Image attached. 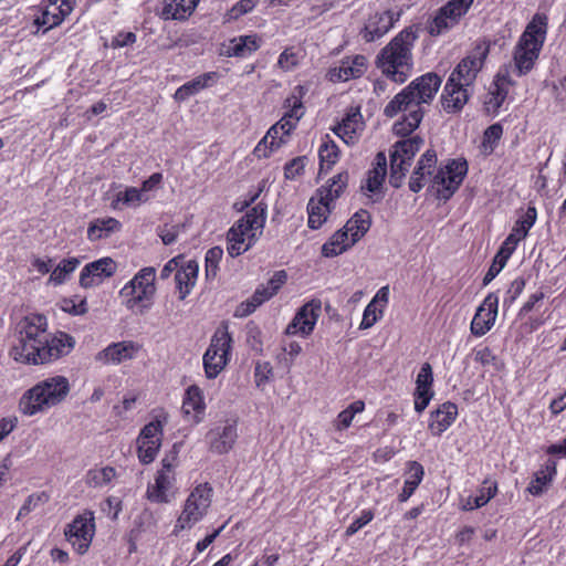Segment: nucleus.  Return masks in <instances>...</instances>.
Instances as JSON below:
<instances>
[{
  "mask_svg": "<svg viewBox=\"0 0 566 566\" xmlns=\"http://www.w3.org/2000/svg\"><path fill=\"white\" fill-rule=\"evenodd\" d=\"M46 329L48 321L43 315L30 314L21 318L13 329L10 357L22 364L43 365L70 354L75 339L63 332L50 336Z\"/></svg>",
  "mask_w": 566,
  "mask_h": 566,
  "instance_id": "nucleus-1",
  "label": "nucleus"
},
{
  "mask_svg": "<svg viewBox=\"0 0 566 566\" xmlns=\"http://www.w3.org/2000/svg\"><path fill=\"white\" fill-rule=\"evenodd\" d=\"M497 492V483L492 479H485L479 490V494L473 497V506H484Z\"/></svg>",
  "mask_w": 566,
  "mask_h": 566,
  "instance_id": "nucleus-54",
  "label": "nucleus"
},
{
  "mask_svg": "<svg viewBox=\"0 0 566 566\" xmlns=\"http://www.w3.org/2000/svg\"><path fill=\"white\" fill-rule=\"evenodd\" d=\"M35 23L45 27V30H50L54 27L60 25L62 22L61 18L57 17V13H52L49 2L44 11L42 12L41 17L35 19Z\"/></svg>",
  "mask_w": 566,
  "mask_h": 566,
  "instance_id": "nucleus-62",
  "label": "nucleus"
},
{
  "mask_svg": "<svg viewBox=\"0 0 566 566\" xmlns=\"http://www.w3.org/2000/svg\"><path fill=\"white\" fill-rule=\"evenodd\" d=\"M512 84L509 70L500 69L484 98V107L488 113H497L499 108L505 101Z\"/></svg>",
  "mask_w": 566,
  "mask_h": 566,
  "instance_id": "nucleus-19",
  "label": "nucleus"
},
{
  "mask_svg": "<svg viewBox=\"0 0 566 566\" xmlns=\"http://www.w3.org/2000/svg\"><path fill=\"white\" fill-rule=\"evenodd\" d=\"M365 409V403L361 400H356L350 403L346 409L340 411L335 421V428L338 431L347 429L355 417L356 413L363 412Z\"/></svg>",
  "mask_w": 566,
  "mask_h": 566,
  "instance_id": "nucleus-47",
  "label": "nucleus"
},
{
  "mask_svg": "<svg viewBox=\"0 0 566 566\" xmlns=\"http://www.w3.org/2000/svg\"><path fill=\"white\" fill-rule=\"evenodd\" d=\"M333 207L321 198H312L307 205L308 227L316 230L327 220Z\"/></svg>",
  "mask_w": 566,
  "mask_h": 566,
  "instance_id": "nucleus-37",
  "label": "nucleus"
},
{
  "mask_svg": "<svg viewBox=\"0 0 566 566\" xmlns=\"http://www.w3.org/2000/svg\"><path fill=\"white\" fill-rule=\"evenodd\" d=\"M272 296H274V293L266 285L259 286L253 295L245 303L241 304V315H250L256 310V307L270 300Z\"/></svg>",
  "mask_w": 566,
  "mask_h": 566,
  "instance_id": "nucleus-46",
  "label": "nucleus"
},
{
  "mask_svg": "<svg viewBox=\"0 0 566 566\" xmlns=\"http://www.w3.org/2000/svg\"><path fill=\"white\" fill-rule=\"evenodd\" d=\"M490 52L486 41H481L459 62L451 72L441 95V104L447 113H457L468 103L471 87L484 66Z\"/></svg>",
  "mask_w": 566,
  "mask_h": 566,
  "instance_id": "nucleus-2",
  "label": "nucleus"
},
{
  "mask_svg": "<svg viewBox=\"0 0 566 566\" xmlns=\"http://www.w3.org/2000/svg\"><path fill=\"white\" fill-rule=\"evenodd\" d=\"M223 256V250L220 247H212L206 253V276L208 280L216 279L219 270V263Z\"/></svg>",
  "mask_w": 566,
  "mask_h": 566,
  "instance_id": "nucleus-51",
  "label": "nucleus"
},
{
  "mask_svg": "<svg viewBox=\"0 0 566 566\" xmlns=\"http://www.w3.org/2000/svg\"><path fill=\"white\" fill-rule=\"evenodd\" d=\"M213 490L209 483H201L193 488L185 501L182 511L178 516L174 533L178 534L184 530L192 528L207 515L211 502Z\"/></svg>",
  "mask_w": 566,
  "mask_h": 566,
  "instance_id": "nucleus-7",
  "label": "nucleus"
},
{
  "mask_svg": "<svg viewBox=\"0 0 566 566\" xmlns=\"http://www.w3.org/2000/svg\"><path fill=\"white\" fill-rule=\"evenodd\" d=\"M433 375L429 363L422 364L416 379V390H432Z\"/></svg>",
  "mask_w": 566,
  "mask_h": 566,
  "instance_id": "nucleus-58",
  "label": "nucleus"
},
{
  "mask_svg": "<svg viewBox=\"0 0 566 566\" xmlns=\"http://www.w3.org/2000/svg\"><path fill=\"white\" fill-rule=\"evenodd\" d=\"M181 408L186 415H193L196 419L203 413L206 406L199 387L191 386L187 389Z\"/></svg>",
  "mask_w": 566,
  "mask_h": 566,
  "instance_id": "nucleus-40",
  "label": "nucleus"
},
{
  "mask_svg": "<svg viewBox=\"0 0 566 566\" xmlns=\"http://www.w3.org/2000/svg\"><path fill=\"white\" fill-rule=\"evenodd\" d=\"M437 165V154L428 149L419 158L417 166L409 180V189L412 192H419L427 182V177L431 176Z\"/></svg>",
  "mask_w": 566,
  "mask_h": 566,
  "instance_id": "nucleus-24",
  "label": "nucleus"
},
{
  "mask_svg": "<svg viewBox=\"0 0 566 566\" xmlns=\"http://www.w3.org/2000/svg\"><path fill=\"white\" fill-rule=\"evenodd\" d=\"M80 260L76 258H70L62 260L57 266L52 271L49 282L54 285H61L65 282L69 274L75 271L78 266Z\"/></svg>",
  "mask_w": 566,
  "mask_h": 566,
  "instance_id": "nucleus-45",
  "label": "nucleus"
},
{
  "mask_svg": "<svg viewBox=\"0 0 566 566\" xmlns=\"http://www.w3.org/2000/svg\"><path fill=\"white\" fill-rule=\"evenodd\" d=\"M399 19L400 13L392 10L375 12L368 18L360 35L366 42H374L388 33Z\"/></svg>",
  "mask_w": 566,
  "mask_h": 566,
  "instance_id": "nucleus-18",
  "label": "nucleus"
},
{
  "mask_svg": "<svg viewBox=\"0 0 566 566\" xmlns=\"http://www.w3.org/2000/svg\"><path fill=\"white\" fill-rule=\"evenodd\" d=\"M318 157L321 170L325 167L329 169L337 163L339 158V149L329 135H325L323 137L322 144L318 148Z\"/></svg>",
  "mask_w": 566,
  "mask_h": 566,
  "instance_id": "nucleus-41",
  "label": "nucleus"
},
{
  "mask_svg": "<svg viewBox=\"0 0 566 566\" xmlns=\"http://www.w3.org/2000/svg\"><path fill=\"white\" fill-rule=\"evenodd\" d=\"M363 129L364 120L360 108L350 107L342 122L333 128V132L347 145H353Z\"/></svg>",
  "mask_w": 566,
  "mask_h": 566,
  "instance_id": "nucleus-21",
  "label": "nucleus"
},
{
  "mask_svg": "<svg viewBox=\"0 0 566 566\" xmlns=\"http://www.w3.org/2000/svg\"><path fill=\"white\" fill-rule=\"evenodd\" d=\"M503 134V127L496 123L489 126L483 135V148L486 153H492L495 148L496 143L500 140Z\"/></svg>",
  "mask_w": 566,
  "mask_h": 566,
  "instance_id": "nucleus-55",
  "label": "nucleus"
},
{
  "mask_svg": "<svg viewBox=\"0 0 566 566\" xmlns=\"http://www.w3.org/2000/svg\"><path fill=\"white\" fill-rule=\"evenodd\" d=\"M441 77L433 73H426L413 80L407 87L411 91L412 95L418 99L417 104H429L436 96L441 86Z\"/></svg>",
  "mask_w": 566,
  "mask_h": 566,
  "instance_id": "nucleus-22",
  "label": "nucleus"
},
{
  "mask_svg": "<svg viewBox=\"0 0 566 566\" xmlns=\"http://www.w3.org/2000/svg\"><path fill=\"white\" fill-rule=\"evenodd\" d=\"M411 164L390 155V177L389 182L392 187L399 188L409 171Z\"/></svg>",
  "mask_w": 566,
  "mask_h": 566,
  "instance_id": "nucleus-49",
  "label": "nucleus"
},
{
  "mask_svg": "<svg viewBox=\"0 0 566 566\" xmlns=\"http://www.w3.org/2000/svg\"><path fill=\"white\" fill-rule=\"evenodd\" d=\"M389 301V287L382 286L378 290L373 300L364 310L363 319L359 328L367 329L374 326L377 321L382 316L384 310Z\"/></svg>",
  "mask_w": 566,
  "mask_h": 566,
  "instance_id": "nucleus-25",
  "label": "nucleus"
},
{
  "mask_svg": "<svg viewBox=\"0 0 566 566\" xmlns=\"http://www.w3.org/2000/svg\"><path fill=\"white\" fill-rule=\"evenodd\" d=\"M117 265L112 258H102L87 263L81 271L78 283L83 289H91L113 276Z\"/></svg>",
  "mask_w": 566,
  "mask_h": 566,
  "instance_id": "nucleus-16",
  "label": "nucleus"
},
{
  "mask_svg": "<svg viewBox=\"0 0 566 566\" xmlns=\"http://www.w3.org/2000/svg\"><path fill=\"white\" fill-rule=\"evenodd\" d=\"M367 70V60L364 55L344 57L340 64L329 71L331 81L346 82L360 77Z\"/></svg>",
  "mask_w": 566,
  "mask_h": 566,
  "instance_id": "nucleus-23",
  "label": "nucleus"
},
{
  "mask_svg": "<svg viewBox=\"0 0 566 566\" xmlns=\"http://www.w3.org/2000/svg\"><path fill=\"white\" fill-rule=\"evenodd\" d=\"M71 390L66 377L55 375L38 381L28 389L19 401V409L24 416L45 412L65 400Z\"/></svg>",
  "mask_w": 566,
  "mask_h": 566,
  "instance_id": "nucleus-4",
  "label": "nucleus"
},
{
  "mask_svg": "<svg viewBox=\"0 0 566 566\" xmlns=\"http://www.w3.org/2000/svg\"><path fill=\"white\" fill-rule=\"evenodd\" d=\"M64 535L78 554H85L95 535L94 512L85 510L82 514L76 515L73 521L66 525Z\"/></svg>",
  "mask_w": 566,
  "mask_h": 566,
  "instance_id": "nucleus-11",
  "label": "nucleus"
},
{
  "mask_svg": "<svg viewBox=\"0 0 566 566\" xmlns=\"http://www.w3.org/2000/svg\"><path fill=\"white\" fill-rule=\"evenodd\" d=\"M537 218L535 207H528L524 216L516 221L512 232L516 233L520 239H524L530 229L534 226Z\"/></svg>",
  "mask_w": 566,
  "mask_h": 566,
  "instance_id": "nucleus-53",
  "label": "nucleus"
},
{
  "mask_svg": "<svg viewBox=\"0 0 566 566\" xmlns=\"http://www.w3.org/2000/svg\"><path fill=\"white\" fill-rule=\"evenodd\" d=\"M156 270L153 266H146L139 270L134 277L128 281L119 291L123 304L128 310L149 302L156 291L155 287Z\"/></svg>",
  "mask_w": 566,
  "mask_h": 566,
  "instance_id": "nucleus-9",
  "label": "nucleus"
},
{
  "mask_svg": "<svg viewBox=\"0 0 566 566\" xmlns=\"http://www.w3.org/2000/svg\"><path fill=\"white\" fill-rule=\"evenodd\" d=\"M175 483V473L157 471L155 482L147 486V499L154 503H169L176 494Z\"/></svg>",
  "mask_w": 566,
  "mask_h": 566,
  "instance_id": "nucleus-20",
  "label": "nucleus"
},
{
  "mask_svg": "<svg viewBox=\"0 0 566 566\" xmlns=\"http://www.w3.org/2000/svg\"><path fill=\"white\" fill-rule=\"evenodd\" d=\"M555 474L556 462L552 459H548L543 465V468L535 472L534 478L532 479L527 486V492L535 496L541 495L546 490V488L552 483Z\"/></svg>",
  "mask_w": 566,
  "mask_h": 566,
  "instance_id": "nucleus-33",
  "label": "nucleus"
},
{
  "mask_svg": "<svg viewBox=\"0 0 566 566\" xmlns=\"http://www.w3.org/2000/svg\"><path fill=\"white\" fill-rule=\"evenodd\" d=\"M238 439L235 420H224L207 433L209 451L214 454H226L232 450Z\"/></svg>",
  "mask_w": 566,
  "mask_h": 566,
  "instance_id": "nucleus-14",
  "label": "nucleus"
},
{
  "mask_svg": "<svg viewBox=\"0 0 566 566\" xmlns=\"http://www.w3.org/2000/svg\"><path fill=\"white\" fill-rule=\"evenodd\" d=\"M458 407L455 403L447 401L431 412L429 429L433 436H441L457 419Z\"/></svg>",
  "mask_w": 566,
  "mask_h": 566,
  "instance_id": "nucleus-26",
  "label": "nucleus"
},
{
  "mask_svg": "<svg viewBox=\"0 0 566 566\" xmlns=\"http://www.w3.org/2000/svg\"><path fill=\"white\" fill-rule=\"evenodd\" d=\"M200 0H164L161 14L165 19L185 20L196 9Z\"/></svg>",
  "mask_w": 566,
  "mask_h": 566,
  "instance_id": "nucleus-34",
  "label": "nucleus"
},
{
  "mask_svg": "<svg viewBox=\"0 0 566 566\" xmlns=\"http://www.w3.org/2000/svg\"><path fill=\"white\" fill-rule=\"evenodd\" d=\"M116 200L127 207H137L142 202H146L148 197L140 189L127 187L124 191H119L116 195Z\"/></svg>",
  "mask_w": 566,
  "mask_h": 566,
  "instance_id": "nucleus-52",
  "label": "nucleus"
},
{
  "mask_svg": "<svg viewBox=\"0 0 566 566\" xmlns=\"http://www.w3.org/2000/svg\"><path fill=\"white\" fill-rule=\"evenodd\" d=\"M406 474L407 476L403 483V489L398 495V500L400 502H406L421 483L424 475L423 467L417 461L409 462Z\"/></svg>",
  "mask_w": 566,
  "mask_h": 566,
  "instance_id": "nucleus-38",
  "label": "nucleus"
},
{
  "mask_svg": "<svg viewBox=\"0 0 566 566\" xmlns=\"http://www.w3.org/2000/svg\"><path fill=\"white\" fill-rule=\"evenodd\" d=\"M285 107L289 108L287 112L284 113L285 116L293 119V122L297 123L304 115V106L300 96L292 95L285 99Z\"/></svg>",
  "mask_w": 566,
  "mask_h": 566,
  "instance_id": "nucleus-56",
  "label": "nucleus"
},
{
  "mask_svg": "<svg viewBox=\"0 0 566 566\" xmlns=\"http://www.w3.org/2000/svg\"><path fill=\"white\" fill-rule=\"evenodd\" d=\"M259 49V39L255 35H243L231 41L228 49L230 56H245Z\"/></svg>",
  "mask_w": 566,
  "mask_h": 566,
  "instance_id": "nucleus-43",
  "label": "nucleus"
},
{
  "mask_svg": "<svg viewBox=\"0 0 566 566\" xmlns=\"http://www.w3.org/2000/svg\"><path fill=\"white\" fill-rule=\"evenodd\" d=\"M547 20L545 14L536 13L521 35L513 56L514 72L518 76L528 73L538 59L546 39Z\"/></svg>",
  "mask_w": 566,
  "mask_h": 566,
  "instance_id": "nucleus-5",
  "label": "nucleus"
},
{
  "mask_svg": "<svg viewBox=\"0 0 566 566\" xmlns=\"http://www.w3.org/2000/svg\"><path fill=\"white\" fill-rule=\"evenodd\" d=\"M307 158L306 156L296 157L284 166V176L286 179H295L304 172Z\"/></svg>",
  "mask_w": 566,
  "mask_h": 566,
  "instance_id": "nucleus-57",
  "label": "nucleus"
},
{
  "mask_svg": "<svg viewBox=\"0 0 566 566\" xmlns=\"http://www.w3.org/2000/svg\"><path fill=\"white\" fill-rule=\"evenodd\" d=\"M50 500V496L46 492H35L30 494L27 500L24 501L23 505L20 507L17 520H21L24 516H27L30 512L34 511L40 505H43L48 503Z\"/></svg>",
  "mask_w": 566,
  "mask_h": 566,
  "instance_id": "nucleus-50",
  "label": "nucleus"
},
{
  "mask_svg": "<svg viewBox=\"0 0 566 566\" xmlns=\"http://www.w3.org/2000/svg\"><path fill=\"white\" fill-rule=\"evenodd\" d=\"M417 101L411 91L406 86L385 106L384 115L391 118L400 112H408L409 114L411 109L421 108Z\"/></svg>",
  "mask_w": 566,
  "mask_h": 566,
  "instance_id": "nucleus-32",
  "label": "nucleus"
},
{
  "mask_svg": "<svg viewBox=\"0 0 566 566\" xmlns=\"http://www.w3.org/2000/svg\"><path fill=\"white\" fill-rule=\"evenodd\" d=\"M348 178L349 176L347 171L335 175L325 186L317 189L316 198H321V200H324L332 206V203L344 192L348 184Z\"/></svg>",
  "mask_w": 566,
  "mask_h": 566,
  "instance_id": "nucleus-31",
  "label": "nucleus"
},
{
  "mask_svg": "<svg viewBox=\"0 0 566 566\" xmlns=\"http://www.w3.org/2000/svg\"><path fill=\"white\" fill-rule=\"evenodd\" d=\"M499 296L495 293H489L481 305L478 307L471 322V333L481 337L485 335L494 325L497 316Z\"/></svg>",
  "mask_w": 566,
  "mask_h": 566,
  "instance_id": "nucleus-17",
  "label": "nucleus"
},
{
  "mask_svg": "<svg viewBox=\"0 0 566 566\" xmlns=\"http://www.w3.org/2000/svg\"><path fill=\"white\" fill-rule=\"evenodd\" d=\"M387 175V157L385 153L379 151L374 160V167L368 171L365 184L361 185V190L376 193L382 187L385 177Z\"/></svg>",
  "mask_w": 566,
  "mask_h": 566,
  "instance_id": "nucleus-28",
  "label": "nucleus"
},
{
  "mask_svg": "<svg viewBox=\"0 0 566 566\" xmlns=\"http://www.w3.org/2000/svg\"><path fill=\"white\" fill-rule=\"evenodd\" d=\"M472 2L473 0H450L442 8L444 9V12H449V14L460 19L468 12Z\"/></svg>",
  "mask_w": 566,
  "mask_h": 566,
  "instance_id": "nucleus-60",
  "label": "nucleus"
},
{
  "mask_svg": "<svg viewBox=\"0 0 566 566\" xmlns=\"http://www.w3.org/2000/svg\"><path fill=\"white\" fill-rule=\"evenodd\" d=\"M459 20L460 19L457 17L449 14V12H444V9L441 8L431 21L429 25V32L431 35H440L449 29L453 28Z\"/></svg>",
  "mask_w": 566,
  "mask_h": 566,
  "instance_id": "nucleus-44",
  "label": "nucleus"
},
{
  "mask_svg": "<svg viewBox=\"0 0 566 566\" xmlns=\"http://www.w3.org/2000/svg\"><path fill=\"white\" fill-rule=\"evenodd\" d=\"M417 39L416 31L409 27L400 31L381 49L377 55V67L395 83H403L412 69L411 49Z\"/></svg>",
  "mask_w": 566,
  "mask_h": 566,
  "instance_id": "nucleus-3",
  "label": "nucleus"
},
{
  "mask_svg": "<svg viewBox=\"0 0 566 566\" xmlns=\"http://www.w3.org/2000/svg\"><path fill=\"white\" fill-rule=\"evenodd\" d=\"M321 313V300H311L297 311L292 322L287 325L285 333L287 335L308 336L313 332Z\"/></svg>",
  "mask_w": 566,
  "mask_h": 566,
  "instance_id": "nucleus-13",
  "label": "nucleus"
},
{
  "mask_svg": "<svg viewBox=\"0 0 566 566\" xmlns=\"http://www.w3.org/2000/svg\"><path fill=\"white\" fill-rule=\"evenodd\" d=\"M423 145V139L420 136H412L407 139H402L397 142L394 145V149L390 155L398 157L399 159H403L409 164L412 163L413 157L420 150Z\"/></svg>",
  "mask_w": 566,
  "mask_h": 566,
  "instance_id": "nucleus-39",
  "label": "nucleus"
},
{
  "mask_svg": "<svg viewBox=\"0 0 566 566\" xmlns=\"http://www.w3.org/2000/svg\"><path fill=\"white\" fill-rule=\"evenodd\" d=\"M260 2V0H240L230 10L231 19H238L243 14L251 12Z\"/></svg>",
  "mask_w": 566,
  "mask_h": 566,
  "instance_id": "nucleus-63",
  "label": "nucleus"
},
{
  "mask_svg": "<svg viewBox=\"0 0 566 566\" xmlns=\"http://www.w3.org/2000/svg\"><path fill=\"white\" fill-rule=\"evenodd\" d=\"M219 77L217 72L203 73L196 78L185 83L178 87L174 94L176 102L181 103L187 101L189 97L198 94L200 91L212 85L213 82Z\"/></svg>",
  "mask_w": 566,
  "mask_h": 566,
  "instance_id": "nucleus-27",
  "label": "nucleus"
},
{
  "mask_svg": "<svg viewBox=\"0 0 566 566\" xmlns=\"http://www.w3.org/2000/svg\"><path fill=\"white\" fill-rule=\"evenodd\" d=\"M374 518V513L370 510L361 511L360 515L356 517L347 527L345 534L352 536L357 533L360 528L367 525Z\"/></svg>",
  "mask_w": 566,
  "mask_h": 566,
  "instance_id": "nucleus-61",
  "label": "nucleus"
},
{
  "mask_svg": "<svg viewBox=\"0 0 566 566\" xmlns=\"http://www.w3.org/2000/svg\"><path fill=\"white\" fill-rule=\"evenodd\" d=\"M468 172L465 160H451L446 167L440 168L432 178L433 186H441L438 193L443 199H449L462 184Z\"/></svg>",
  "mask_w": 566,
  "mask_h": 566,
  "instance_id": "nucleus-12",
  "label": "nucleus"
},
{
  "mask_svg": "<svg viewBox=\"0 0 566 566\" xmlns=\"http://www.w3.org/2000/svg\"><path fill=\"white\" fill-rule=\"evenodd\" d=\"M356 242L353 241L352 238L347 234L346 231L339 229L336 231L328 241H326L322 245V255L325 258H334L349 248H352Z\"/></svg>",
  "mask_w": 566,
  "mask_h": 566,
  "instance_id": "nucleus-35",
  "label": "nucleus"
},
{
  "mask_svg": "<svg viewBox=\"0 0 566 566\" xmlns=\"http://www.w3.org/2000/svg\"><path fill=\"white\" fill-rule=\"evenodd\" d=\"M265 222V208L256 205L241 217L227 233V251L235 258L247 252L256 240V231Z\"/></svg>",
  "mask_w": 566,
  "mask_h": 566,
  "instance_id": "nucleus-6",
  "label": "nucleus"
},
{
  "mask_svg": "<svg viewBox=\"0 0 566 566\" xmlns=\"http://www.w3.org/2000/svg\"><path fill=\"white\" fill-rule=\"evenodd\" d=\"M371 224L370 214L367 210L357 211L343 227L353 241L358 242L369 230Z\"/></svg>",
  "mask_w": 566,
  "mask_h": 566,
  "instance_id": "nucleus-36",
  "label": "nucleus"
},
{
  "mask_svg": "<svg viewBox=\"0 0 566 566\" xmlns=\"http://www.w3.org/2000/svg\"><path fill=\"white\" fill-rule=\"evenodd\" d=\"M167 415L161 412L145 424L137 438V454L143 464L151 463L161 447Z\"/></svg>",
  "mask_w": 566,
  "mask_h": 566,
  "instance_id": "nucleus-10",
  "label": "nucleus"
},
{
  "mask_svg": "<svg viewBox=\"0 0 566 566\" xmlns=\"http://www.w3.org/2000/svg\"><path fill=\"white\" fill-rule=\"evenodd\" d=\"M122 228L120 222L112 217L97 218L87 228V239L92 242L109 238Z\"/></svg>",
  "mask_w": 566,
  "mask_h": 566,
  "instance_id": "nucleus-30",
  "label": "nucleus"
},
{
  "mask_svg": "<svg viewBox=\"0 0 566 566\" xmlns=\"http://www.w3.org/2000/svg\"><path fill=\"white\" fill-rule=\"evenodd\" d=\"M422 117L423 112L421 108L411 109L407 116L394 124V134L397 136H408L419 126Z\"/></svg>",
  "mask_w": 566,
  "mask_h": 566,
  "instance_id": "nucleus-42",
  "label": "nucleus"
},
{
  "mask_svg": "<svg viewBox=\"0 0 566 566\" xmlns=\"http://www.w3.org/2000/svg\"><path fill=\"white\" fill-rule=\"evenodd\" d=\"M525 287V280L521 276L513 280L504 295L503 305L511 306L516 298L522 294Z\"/></svg>",
  "mask_w": 566,
  "mask_h": 566,
  "instance_id": "nucleus-59",
  "label": "nucleus"
},
{
  "mask_svg": "<svg viewBox=\"0 0 566 566\" xmlns=\"http://www.w3.org/2000/svg\"><path fill=\"white\" fill-rule=\"evenodd\" d=\"M199 266L196 261H189L176 271L175 281L179 291V298L185 300L196 284Z\"/></svg>",
  "mask_w": 566,
  "mask_h": 566,
  "instance_id": "nucleus-29",
  "label": "nucleus"
},
{
  "mask_svg": "<svg viewBox=\"0 0 566 566\" xmlns=\"http://www.w3.org/2000/svg\"><path fill=\"white\" fill-rule=\"evenodd\" d=\"M115 475V470L112 467L90 470L86 475V483L91 488H102L107 485Z\"/></svg>",
  "mask_w": 566,
  "mask_h": 566,
  "instance_id": "nucleus-48",
  "label": "nucleus"
},
{
  "mask_svg": "<svg viewBox=\"0 0 566 566\" xmlns=\"http://www.w3.org/2000/svg\"><path fill=\"white\" fill-rule=\"evenodd\" d=\"M232 337L228 325L223 323L211 337L210 345L202 357L206 377L216 378L227 366L231 349Z\"/></svg>",
  "mask_w": 566,
  "mask_h": 566,
  "instance_id": "nucleus-8",
  "label": "nucleus"
},
{
  "mask_svg": "<svg viewBox=\"0 0 566 566\" xmlns=\"http://www.w3.org/2000/svg\"><path fill=\"white\" fill-rule=\"evenodd\" d=\"M282 127L276 123L274 124L264 136L270 143V150L281 147L286 142V137L282 135Z\"/></svg>",
  "mask_w": 566,
  "mask_h": 566,
  "instance_id": "nucleus-64",
  "label": "nucleus"
},
{
  "mask_svg": "<svg viewBox=\"0 0 566 566\" xmlns=\"http://www.w3.org/2000/svg\"><path fill=\"white\" fill-rule=\"evenodd\" d=\"M142 345L133 340H122L109 344L95 355V360L103 365H119L137 357Z\"/></svg>",
  "mask_w": 566,
  "mask_h": 566,
  "instance_id": "nucleus-15",
  "label": "nucleus"
}]
</instances>
